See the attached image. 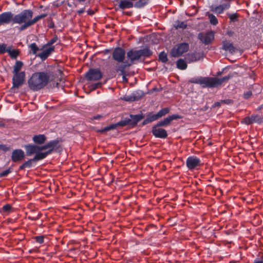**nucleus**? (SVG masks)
<instances>
[{
  "mask_svg": "<svg viewBox=\"0 0 263 263\" xmlns=\"http://www.w3.org/2000/svg\"><path fill=\"white\" fill-rule=\"evenodd\" d=\"M189 45L187 43H181L175 45L172 49L171 54L172 57H178L188 51Z\"/></svg>",
  "mask_w": 263,
  "mask_h": 263,
  "instance_id": "6",
  "label": "nucleus"
},
{
  "mask_svg": "<svg viewBox=\"0 0 263 263\" xmlns=\"http://www.w3.org/2000/svg\"><path fill=\"white\" fill-rule=\"evenodd\" d=\"M114 127H114V126H111V125H109L107 127H105L101 129L98 130L97 132H99V133H105V132H108L109 130L114 129Z\"/></svg>",
  "mask_w": 263,
  "mask_h": 263,
  "instance_id": "36",
  "label": "nucleus"
},
{
  "mask_svg": "<svg viewBox=\"0 0 263 263\" xmlns=\"http://www.w3.org/2000/svg\"><path fill=\"white\" fill-rule=\"evenodd\" d=\"M237 14H231L229 16L230 20L232 21H235L237 18Z\"/></svg>",
  "mask_w": 263,
  "mask_h": 263,
  "instance_id": "44",
  "label": "nucleus"
},
{
  "mask_svg": "<svg viewBox=\"0 0 263 263\" xmlns=\"http://www.w3.org/2000/svg\"><path fill=\"white\" fill-rule=\"evenodd\" d=\"M46 16V14H42L32 19L33 16L32 11L29 9L25 10L21 13L14 16L13 23L23 24L20 28V30L23 31Z\"/></svg>",
  "mask_w": 263,
  "mask_h": 263,
  "instance_id": "1",
  "label": "nucleus"
},
{
  "mask_svg": "<svg viewBox=\"0 0 263 263\" xmlns=\"http://www.w3.org/2000/svg\"><path fill=\"white\" fill-rule=\"evenodd\" d=\"M177 66L179 69L183 70L186 68L187 64L184 60L179 59L177 62Z\"/></svg>",
  "mask_w": 263,
  "mask_h": 263,
  "instance_id": "29",
  "label": "nucleus"
},
{
  "mask_svg": "<svg viewBox=\"0 0 263 263\" xmlns=\"http://www.w3.org/2000/svg\"><path fill=\"white\" fill-rule=\"evenodd\" d=\"M32 139L34 143L42 144L45 142L46 138L44 135H38L34 136Z\"/></svg>",
  "mask_w": 263,
  "mask_h": 263,
  "instance_id": "22",
  "label": "nucleus"
},
{
  "mask_svg": "<svg viewBox=\"0 0 263 263\" xmlns=\"http://www.w3.org/2000/svg\"><path fill=\"white\" fill-rule=\"evenodd\" d=\"M159 58L162 62H166L167 61V55L163 52L160 53Z\"/></svg>",
  "mask_w": 263,
  "mask_h": 263,
  "instance_id": "37",
  "label": "nucleus"
},
{
  "mask_svg": "<svg viewBox=\"0 0 263 263\" xmlns=\"http://www.w3.org/2000/svg\"><path fill=\"white\" fill-rule=\"evenodd\" d=\"M23 63L21 61H16L14 67H13V73H20V71L21 70Z\"/></svg>",
  "mask_w": 263,
  "mask_h": 263,
  "instance_id": "28",
  "label": "nucleus"
},
{
  "mask_svg": "<svg viewBox=\"0 0 263 263\" xmlns=\"http://www.w3.org/2000/svg\"><path fill=\"white\" fill-rule=\"evenodd\" d=\"M176 27L177 28H180L184 29V28H185L186 27V24H185L183 22L178 21L177 23V25H176Z\"/></svg>",
  "mask_w": 263,
  "mask_h": 263,
  "instance_id": "40",
  "label": "nucleus"
},
{
  "mask_svg": "<svg viewBox=\"0 0 263 263\" xmlns=\"http://www.w3.org/2000/svg\"><path fill=\"white\" fill-rule=\"evenodd\" d=\"M36 242L42 243L44 241V237L43 236H36L35 238Z\"/></svg>",
  "mask_w": 263,
  "mask_h": 263,
  "instance_id": "43",
  "label": "nucleus"
},
{
  "mask_svg": "<svg viewBox=\"0 0 263 263\" xmlns=\"http://www.w3.org/2000/svg\"><path fill=\"white\" fill-rule=\"evenodd\" d=\"M180 117L178 115H173L165 118L163 120L159 121L157 125L158 126H166L169 125L171 122L174 120L180 119Z\"/></svg>",
  "mask_w": 263,
  "mask_h": 263,
  "instance_id": "18",
  "label": "nucleus"
},
{
  "mask_svg": "<svg viewBox=\"0 0 263 263\" xmlns=\"http://www.w3.org/2000/svg\"><path fill=\"white\" fill-rule=\"evenodd\" d=\"M14 76L12 79L13 86L12 89L14 88H18L24 83L25 73V72L22 71L18 73H13Z\"/></svg>",
  "mask_w": 263,
  "mask_h": 263,
  "instance_id": "8",
  "label": "nucleus"
},
{
  "mask_svg": "<svg viewBox=\"0 0 263 263\" xmlns=\"http://www.w3.org/2000/svg\"><path fill=\"white\" fill-rule=\"evenodd\" d=\"M222 104V100L219 102H215L213 105L214 107H219Z\"/></svg>",
  "mask_w": 263,
  "mask_h": 263,
  "instance_id": "47",
  "label": "nucleus"
},
{
  "mask_svg": "<svg viewBox=\"0 0 263 263\" xmlns=\"http://www.w3.org/2000/svg\"><path fill=\"white\" fill-rule=\"evenodd\" d=\"M86 77L88 80H99L102 77L101 71L99 69H91L86 74Z\"/></svg>",
  "mask_w": 263,
  "mask_h": 263,
  "instance_id": "10",
  "label": "nucleus"
},
{
  "mask_svg": "<svg viewBox=\"0 0 263 263\" xmlns=\"http://www.w3.org/2000/svg\"><path fill=\"white\" fill-rule=\"evenodd\" d=\"M214 37L213 32H208L206 33H200L198 35L199 39L206 45L209 44L214 40Z\"/></svg>",
  "mask_w": 263,
  "mask_h": 263,
  "instance_id": "13",
  "label": "nucleus"
},
{
  "mask_svg": "<svg viewBox=\"0 0 263 263\" xmlns=\"http://www.w3.org/2000/svg\"><path fill=\"white\" fill-rule=\"evenodd\" d=\"M11 47L9 46L7 48V52L12 58H16L18 55V51L16 50H11Z\"/></svg>",
  "mask_w": 263,
  "mask_h": 263,
  "instance_id": "31",
  "label": "nucleus"
},
{
  "mask_svg": "<svg viewBox=\"0 0 263 263\" xmlns=\"http://www.w3.org/2000/svg\"><path fill=\"white\" fill-rule=\"evenodd\" d=\"M232 77V76L229 74L228 76H225L222 78H218L215 77V81L216 85V87L221 85L223 83L228 82L229 79Z\"/></svg>",
  "mask_w": 263,
  "mask_h": 263,
  "instance_id": "23",
  "label": "nucleus"
},
{
  "mask_svg": "<svg viewBox=\"0 0 263 263\" xmlns=\"http://www.w3.org/2000/svg\"><path fill=\"white\" fill-rule=\"evenodd\" d=\"M200 160L196 157H189L186 160V165L190 170L194 169L199 165Z\"/></svg>",
  "mask_w": 263,
  "mask_h": 263,
  "instance_id": "16",
  "label": "nucleus"
},
{
  "mask_svg": "<svg viewBox=\"0 0 263 263\" xmlns=\"http://www.w3.org/2000/svg\"><path fill=\"white\" fill-rule=\"evenodd\" d=\"M130 119H128V120H129V125L132 126H135L144 118L142 115H130Z\"/></svg>",
  "mask_w": 263,
  "mask_h": 263,
  "instance_id": "20",
  "label": "nucleus"
},
{
  "mask_svg": "<svg viewBox=\"0 0 263 263\" xmlns=\"http://www.w3.org/2000/svg\"><path fill=\"white\" fill-rule=\"evenodd\" d=\"M7 45L5 44H0V54H3L6 52H7Z\"/></svg>",
  "mask_w": 263,
  "mask_h": 263,
  "instance_id": "38",
  "label": "nucleus"
},
{
  "mask_svg": "<svg viewBox=\"0 0 263 263\" xmlns=\"http://www.w3.org/2000/svg\"><path fill=\"white\" fill-rule=\"evenodd\" d=\"M88 14L89 15H92L94 14L95 12L93 10H89L87 11Z\"/></svg>",
  "mask_w": 263,
  "mask_h": 263,
  "instance_id": "50",
  "label": "nucleus"
},
{
  "mask_svg": "<svg viewBox=\"0 0 263 263\" xmlns=\"http://www.w3.org/2000/svg\"><path fill=\"white\" fill-rule=\"evenodd\" d=\"M222 104H230L231 103H232V101L231 100H222Z\"/></svg>",
  "mask_w": 263,
  "mask_h": 263,
  "instance_id": "48",
  "label": "nucleus"
},
{
  "mask_svg": "<svg viewBox=\"0 0 263 263\" xmlns=\"http://www.w3.org/2000/svg\"><path fill=\"white\" fill-rule=\"evenodd\" d=\"M223 49L226 51H229L231 53H233L236 50L232 44L227 42H223Z\"/></svg>",
  "mask_w": 263,
  "mask_h": 263,
  "instance_id": "25",
  "label": "nucleus"
},
{
  "mask_svg": "<svg viewBox=\"0 0 263 263\" xmlns=\"http://www.w3.org/2000/svg\"><path fill=\"white\" fill-rule=\"evenodd\" d=\"M192 83L198 84L202 87L214 88L216 87L215 77H197L190 80Z\"/></svg>",
  "mask_w": 263,
  "mask_h": 263,
  "instance_id": "5",
  "label": "nucleus"
},
{
  "mask_svg": "<svg viewBox=\"0 0 263 263\" xmlns=\"http://www.w3.org/2000/svg\"><path fill=\"white\" fill-rule=\"evenodd\" d=\"M127 125H129V120L128 119H125V120H121L120 122L116 123L111 124V126H114L115 127L114 129L117 128L118 126L123 127Z\"/></svg>",
  "mask_w": 263,
  "mask_h": 263,
  "instance_id": "26",
  "label": "nucleus"
},
{
  "mask_svg": "<svg viewBox=\"0 0 263 263\" xmlns=\"http://www.w3.org/2000/svg\"><path fill=\"white\" fill-rule=\"evenodd\" d=\"M230 5V0H222V3L220 5L217 6H211L210 8L212 12L216 14H221L224 11L229 9Z\"/></svg>",
  "mask_w": 263,
  "mask_h": 263,
  "instance_id": "7",
  "label": "nucleus"
},
{
  "mask_svg": "<svg viewBox=\"0 0 263 263\" xmlns=\"http://www.w3.org/2000/svg\"><path fill=\"white\" fill-rule=\"evenodd\" d=\"M262 122V118L258 115H252L250 117H247L243 119L242 122L249 125L254 122Z\"/></svg>",
  "mask_w": 263,
  "mask_h": 263,
  "instance_id": "17",
  "label": "nucleus"
},
{
  "mask_svg": "<svg viewBox=\"0 0 263 263\" xmlns=\"http://www.w3.org/2000/svg\"><path fill=\"white\" fill-rule=\"evenodd\" d=\"M49 76L44 72H35L29 79L28 83L32 90H38L45 87L48 83Z\"/></svg>",
  "mask_w": 263,
  "mask_h": 263,
  "instance_id": "3",
  "label": "nucleus"
},
{
  "mask_svg": "<svg viewBox=\"0 0 263 263\" xmlns=\"http://www.w3.org/2000/svg\"><path fill=\"white\" fill-rule=\"evenodd\" d=\"M254 263H263L262 261H256Z\"/></svg>",
  "mask_w": 263,
  "mask_h": 263,
  "instance_id": "54",
  "label": "nucleus"
},
{
  "mask_svg": "<svg viewBox=\"0 0 263 263\" xmlns=\"http://www.w3.org/2000/svg\"><path fill=\"white\" fill-rule=\"evenodd\" d=\"M58 143L59 141L55 140L51 141L46 144L42 146L35 145H26L25 148L27 155L30 156L34 153H37V154L40 155L39 157L43 159L53 152L54 147L57 146Z\"/></svg>",
  "mask_w": 263,
  "mask_h": 263,
  "instance_id": "2",
  "label": "nucleus"
},
{
  "mask_svg": "<svg viewBox=\"0 0 263 263\" xmlns=\"http://www.w3.org/2000/svg\"><path fill=\"white\" fill-rule=\"evenodd\" d=\"M57 37H54L53 39H52L50 41H49L46 45L49 47H53L52 45L54 44L57 41Z\"/></svg>",
  "mask_w": 263,
  "mask_h": 263,
  "instance_id": "42",
  "label": "nucleus"
},
{
  "mask_svg": "<svg viewBox=\"0 0 263 263\" xmlns=\"http://www.w3.org/2000/svg\"><path fill=\"white\" fill-rule=\"evenodd\" d=\"M29 48H30L32 53L34 54H36L37 51H38L40 50L35 43L31 44L29 45Z\"/></svg>",
  "mask_w": 263,
  "mask_h": 263,
  "instance_id": "35",
  "label": "nucleus"
},
{
  "mask_svg": "<svg viewBox=\"0 0 263 263\" xmlns=\"http://www.w3.org/2000/svg\"><path fill=\"white\" fill-rule=\"evenodd\" d=\"M134 6V4L127 0H122L120 1L119 5L120 8L125 9L127 8H132Z\"/></svg>",
  "mask_w": 263,
  "mask_h": 263,
  "instance_id": "21",
  "label": "nucleus"
},
{
  "mask_svg": "<svg viewBox=\"0 0 263 263\" xmlns=\"http://www.w3.org/2000/svg\"><path fill=\"white\" fill-rule=\"evenodd\" d=\"M218 75L221 74V72H218Z\"/></svg>",
  "mask_w": 263,
  "mask_h": 263,
  "instance_id": "57",
  "label": "nucleus"
},
{
  "mask_svg": "<svg viewBox=\"0 0 263 263\" xmlns=\"http://www.w3.org/2000/svg\"><path fill=\"white\" fill-rule=\"evenodd\" d=\"M26 167H25V165H24V163L20 166V170H23V169H24Z\"/></svg>",
  "mask_w": 263,
  "mask_h": 263,
  "instance_id": "53",
  "label": "nucleus"
},
{
  "mask_svg": "<svg viewBox=\"0 0 263 263\" xmlns=\"http://www.w3.org/2000/svg\"><path fill=\"white\" fill-rule=\"evenodd\" d=\"M206 16H208L211 24L216 25L218 23V20L217 18L213 14L209 12H207L206 14Z\"/></svg>",
  "mask_w": 263,
  "mask_h": 263,
  "instance_id": "30",
  "label": "nucleus"
},
{
  "mask_svg": "<svg viewBox=\"0 0 263 263\" xmlns=\"http://www.w3.org/2000/svg\"><path fill=\"white\" fill-rule=\"evenodd\" d=\"M34 154H35V155L34 156L33 158L29 160L28 161H26L24 163L25 167H30L31 166L32 161H37L42 159V158L39 157L40 155L37 154V153H34Z\"/></svg>",
  "mask_w": 263,
  "mask_h": 263,
  "instance_id": "24",
  "label": "nucleus"
},
{
  "mask_svg": "<svg viewBox=\"0 0 263 263\" xmlns=\"http://www.w3.org/2000/svg\"><path fill=\"white\" fill-rule=\"evenodd\" d=\"M126 66L121 64H117L116 68V71L117 72H120V74L122 76V80L123 82H127V79L126 78V71H125V68Z\"/></svg>",
  "mask_w": 263,
  "mask_h": 263,
  "instance_id": "19",
  "label": "nucleus"
},
{
  "mask_svg": "<svg viewBox=\"0 0 263 263\" xmlns=\"http://www.w3.org/2000/svg\"><path fill=\"white\" fill-rule=\"evenodd\" d=\"M41 50H42L43 51L41 53H39L37 54V57H40L42 60H45L52 52L54 51V47H49L45 45L43 46Z\"/></svg>",
  "mask_w": 263,
  "mask_h": 263,
  "instance_id": "14",
  "label": "nucleus"
},
{
  "mask_svg": "<svg viewBox=\"0 0 263 263\" xmlns=\"http://www.w3.org/2000/svg\"><path fill=\"white\" fill-rule=\"evenodd\" d=\"M11 210V206L9 204H6L3 206L2 208V211L3 212L9 213Z\"/></svg>",
  "mask_w": 263,
  "mask_h": 263,
  "instance_id": "41",
  "label": "nucleus"
},
{
  "mask_svg": "<svg viewBox=\"0 0 263 263\" xmlns=\"http://www.w3.org/2000/svg\"><path fill=\"white\" fill-rule=\"evenodd\" d=\"M147 3V0H138L134 6L137 8H141L145 6Z\"/></svg>",
  "mask_w": 263,
  "mask_h": 263,
  "instance_id": "33",
  "label": "nucleus"
},
{
  "mask_svg": "<svg viewBox=\"0 0 263 263\" xmlns=\"http://www.w3.org/2000/svg\"><path fill=\"white\" fill-rule=\"evenodd\" d=\"M9 148L8 147L6 146L5 145H0V151H3L4 152H7L9 151Z\"/></svg>",
  "mask_w": 263,
  "mask_h": 263,
  "instance_id": "45",
  "label": "nucleus"
},
{
  "mask_svg": "<svg viewBox=\"0 0 263 263\" xmlns=\"http://www.w3.org/2000/svg\"><path fill=\"white\" fill-rule=\"evenodd\" d=\"M102 116H101V115H97V116H94L93 117V119H95V120H99L101 118H102Z\"/></svg>",
  "mask_w": 263,
  "mask_h": 263,
  "instance_id": "49",
  "label": "nucleus"
},
{
  "mask_svg": "<svg viewBox=\"0 0 263 263\" xmlns=\"http://www.w3.org/2000/svg\"><path fill=\"white\" fill-rule=\"evenodd\" d=\"M100 85V84H97L96 85V87H97L98 86Z\"/></svg>",
  "mask_w": 263,
  "mask_h": 263,
  "instance_id": "56",
  "label": "nucleus"
},
{
  "mask_svg": "<svg viewBox=\"0 0 263 263\" xmlns=\"http://www.w3.org/2000/svg\"><path fill=\"white\" fill-rule=\"evenodd\" d=\"M170 112L169 108H164L160 110L159 112H157L159 118H161L162 117L165 116L167 114Z\"/></svg>",
  "mask_w": 263,
  "mask_h": 263,
  "instance_id": "34",
  "label": "nucleus"
},
{
  "mask_svg": "<svg viewBox=\"0 0 263 263\" xmlns=\"http://www.w3.org/2000/svg\"><path fill=\"white\" fill-rule=\"evenodd\" d=\"M125 58V52L121 48H116L112 53V58L116 61L119 63H124V60Z\"/></svg>",
  "mask_w": 263,
  "mask_h": 263,
  "instance_id": "9",
  "label": "nucleus"
},
{
  "mask_svg": "<svg viewBox=\"0 0 263 263\" xmlns=\"http://www.w3.org/2000/svg\"><path fill=\"white\" fill-rule=\"evenodd\" d=\"M12 172L11 168H9L0 173V177H4L7 176L9 173Z\"/></svg>",
  "mask_w": 263,
  "mask_h": 263,
  "instance_id": "39",
  "label": "nucleus"
},
{
  "mask_svg": "<svg viewBox=\"0 0 263 263\" xmlns=\"http://www.w3.org/2000/svg\"><path fill=\"white\" fill-rule=\"evenodd\" d=\"M67 5H68L69 7H71V4H70L69 3H68V4H67Z\"/></svg>",
  "mask_w": 263,
  "mask_h": 263,
  "instance_id": "55",
  "label": "nucleus"
},
{
  "mask_svg": "<svg viewBox=\"0 0 263 263\" xmlns=\"http://www.w3.org/2000/svg\"><path fill=\"white\" fill-rule=\"evenodd\" d=\"M25 157L24 152L21 149H17L13 151L11 159L14 162H20L24 159Z\"/></svg>",
  "mask_w": 263,
  "mask_h": 263,
  "instance_id": "15",
  "label": "nucleus"
},
{
  "mask_svg": "<svg viewBox=\"0 0 263 263\" xmlns=\"http://www.w3.org/2000/svg\"><path fill=\"white\" fill-rule=\"evenodd\" d=\"M147 118L149 120V122H152L154 121L159 119L160 118L157 113L156 114H152V113H150L147 115Z\"/></svg>",
  "mask_w": 263,
  "mask_h": 263,
  "instance_id": "32",
  "label": "nucleus"
},
{
  "mask_svg": "<svg viewBox=\"0 0 263 263\" xmlns=\"http://www.w3.org/2000/svg\"><path fill=\"white\" fill-rule=\"evenodd\" d=\"M160 126L157 124L153 127L152 133L157 138H165L167 136V132L165 129L160 128Z\"/></svg>",
  "mask_w": 263,
  "mask_h": 263,
  "instance_id": "11",
  "label": "nucleus"
},
{
  "mask_svg": "<svg viewBox=\"0 0 263 263\" xmlns=\"http://www.w3.org/2000/svg\"><path fill=\"white\" fill-rule=\"evenodd\" d=\"M186 59L189 62H195L199 60V55L196 53L189 54L186 56Z\"/></svg>",
  "mask_w": 263,
  "mask_h": 263,
  "instance_id": "27",
  "label": "nucleus"
},
{
  "mask_svg": "<svg viewBox=\"0 0 263 263\" xmlns=\"http://www.w3.org/2000/svg\"><path fill=\"white\" fill-rule=\"evenodd\" d=\"M150 123V122H149V120H148V118H146V119H145V120L143 122L142 124H143V125H145V124H147V123Z\"/></svg>",
  "mask_w": 263,
  "mask_h": 263,
  "instance_id": "52",
  "label": "nucleus"
},
{
  "mask_svg": "<svg viewBox=\"0 0 263 263\" xmlns=\"http://www.w3.org/2000/svg\"><path fill=\"white\" fill-rule=\"evenodd\" d=\"M84 12V8H83V9H81L80 10H79L78 11H77V13L79 14H81V13H83Z\"/></svg>",
  "mask_w": 263,
  "mask_h": 263,
  "instance_id": "51",
  "label": "nucleus"
},
{
  "mask_svg": "<svg viewBox=\"0 0 263 263\" xmlns=\"http://www.w3.org/2000/svg\"><path fill=\"white\" fill-rule=\"evenodd\" d=\"M152 52L148 48H144L141 50H136L131 49L127 53L128 59L125 61L123 65L126 66H131L135 61H138L142 57H149Z\"/></svg>",
  "mask_w": 263,
  "mask_h": 263,
  "instance_id": "4",
  "label": "nucleus"
},
{
  "mask_svg": "<svg viewBox=\"0 0 263 263\" xmlns=\"http://www.w3.org/2000/svg\"><path fill=\"white\" fill-rule=\"evenodd\" d=\"M251 95H252V92L251 91H248L247 92H246L244 94V97L246 99H248L251 97Z\"/></svg>",
  "mask_w": 263,
  "mask_h": 263,
  "instance_id": "46",
  "label": "nucleus"
},
{
  "mask_svg": "<svg viewBox=\"0 0 263 263\" xmlns=\"http://www.w3.org/2000/svg\"><path fill=\"white\" fill-rule=\"evenodd\" d=\"M14 16L11 12H4L0 14V25L13 22Z\"/></svg>",
  "mask_w": 263,
  "mask_h": 263,
  "instance_id": "12",
  "label": "nucleus"
}]
</instances>
